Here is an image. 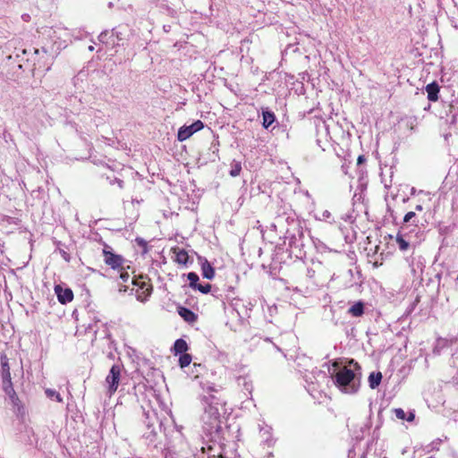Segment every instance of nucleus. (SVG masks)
<instances>
[{
  "label": "nucleus",
  "mask_w": 458,
  "mask_h": 458,
  "mask_svg": "<svg viewBox=\"0 0 458 458\" xmlns=\"http://www.w3.org/2000/svg\"><path fill=\"white\" fill-rule=\"evenodd\" d=\"M335 386L345 394H355L360 386L361 368L351 360L333 376Z\"/></svg>",
  "instance_id": "obj_1"
},
{
  "label": "nucleus",
  "mask_w": 458,
  "mask_h": 458,
  "mask_svg": "<svg viewBox=\"0 0 458 458\" xmlns=\"http://www.w3.org/2000/svg\"><path fill=\"white\" fill-rule=\"evenodd\" d=\"M202 420L208 425V430L218 429L220 427V412L217 407L208 405L204 411Z\"/></svg>",
  "instance_id": "obj_2"
},
{
  "label": "nucleus",
  "mask_w": 458,
  "mask_h": 458,
  "mask_svg": "<svg viewBox=\"0 0 458 458\" xmlns=\"http://www.w3.org/2000/svg\"><path fill=\"white\" fill-rule=\"evenodd\" d=\"M121 377V368L119 365H113L108 375L106 377V394L112 396L117 390Z\"/></svg>",
  "instance_id": "obj_3"
},
{
  "label": "nucleus",
  "mask_w": 458,
  "mask_h": 458,
  "mask_svg": "<svg viewBox=\"0 0 458 458\" xmlns=\"http://www.w3.org/2000/svg\"><path fill=\"white\" fill-rule=\"evenodd\" d=\"M203 123L199 120L194 122L189 126H182L179 129L177 139L179 141H184L189 139L193 133L200 131L203 128Z\"/></svg>",
  "instance_id": "obj_4"
},
{
  "label": "nucleus",
  "mask_w": 458,
  "mask_h": 458,
  "mask_svg": "<svg viewBox=\"0 0 458 458\" xmlns=\"http://www.w3.org/2000/svg\"><path fill=\"white\" fill-rule=\"evenodd\" d=\"M107 248L108 247H106L103 250L106 264L114 269L122 267L124 261L123 258L120 255L114 254L111 250H107Z\"/></svg>",
  "instance_id": "obj_5"
},
{
  "label": "nucleus",
  "mask_w": 458,
  "mask_h": 458,
  "mask_svg": "<svg viewBox=\"0 0 458 458\" xmlns=\"http://www.w3.org/2000/svg\"><path fill=\"white\" fill-rule=\"evenodd\" d=\"M55 291L58 301L63 304L70 302L73 299L72 291L69 288L63 289L60 285H56Z\"/></svg>",
  "instance_id": "obj_6"
},
{
  "label": "nucleus",
  "mask_w": 458,
  "mask_h": 458,
  "mask_svg": "<svg viewBox=\"0 0 458 458\" xmlns=\"http://www.w3.org/2000/svg\"><path fill=\"white\" fill-rule=\"evenodd\" d=\"M428 99L436 102L438 99L439 86L436 82L429 83L426 86Z\"/></svg>",
  "instance_id": "obj_7"
},
{
  "label": "nucleus",
  "mask_w": 458,
  "mask_h": 458,
  "mask_svg": "<svg viewBox=\"0 0 458 458\" xmlns=\"http://www.w3.org/2000/svg\"><path fill=\"white\" fill-rule=\"evenodd\" d=\"M178 314L186 321L189 323H193L197 320L198 317L197 315L191 311V310L183 307L178 308Z\"/></svg>",
  "instance_id": "obj_8"
},
{
  "label": "nucleus",
  "mask_w": 458,
  "mask_h": 458,
  "mask_svg": "<svg viewBox=\"0 0 458 458\" xmlns=\"http://www.w3.org/2000/svg\"><path fill=\"white\" fill-rule=\"evenodd\" d=\"M2 385H3V389H4V393L7 395H9L12 400H13L14 397H16V394L13 387L11 377H7V378H2Z\"/></svg>",
  "instance_id": "obj_9"
},
{
  "label": "nucleus",
  "mask_w": 458,
  "mask_h": 458,
  "mask_svg": "<svg viewBox=\"0 0 458 458\" xmlns=\"http://www.w3.org/2000/svg\"><path fill=\"white\" fill-rule=\"evenodd\" d=\"M201 269L203 277L207 279H212L215 276V270L212 267V266L208 262V260H205L202 263Z\"/></svg>",
  "instance_id": "obj_10"
},
{
  "label": "nucleus",
  "mask_w": 458,
  "mask_h": 458,
  "mask_svg": "<svg viewBox=\"0 0 458 458\" xmlns=\"http://www.w3.org/2000/svg\"><path fill=\"white\" fill-rule=\"evenodd\" d=\"M381 379H382V374L381 372H372L370 373L369 377V387L371 389H375L377 388L380 382H381Z\"/></svg>",
  "instance_id": "obj_11"
},
{
  "label": "nucleus",
  "mask_w": 458,
  "mask_h": 458,
  "mask_svg": "<svg viewBox=\"0 0 458 458\" xmlns=\"http://www.w3.org/2000/svg\"><path fill=\"white\" fill-rule=\"evenodd\" d=\"M394 413L397 419L402 420H406L407 421H412L415 418V415L412 411H410L408 417H406V413L402 408L394 409Z\"/></svg>",
  "instance_id": "obj_12"
},
{
  "label": "nucleus",
  "mask_w": 458,
  "mask_h": 458,
  "mask_svg": "<svg viewBox=\"0 0 458 458\" xmlns=\"http://www.w3.org/2000/svg\"><path fill=\"white\" fill-rule=\"evenodd\" d=\"M348 312L353 317H360L364 312V305L361 301L356 302L352 305Z\"/></svg>",
  "instance_id": "obj_13"
},
{
  "label": "nucleus",
  "mask_w": 458,
  "mask_h": 458,
  "mask_svg": "<svg viewBox=\"0 0 458 458\" xmlns=\"http://www.w3.org/2000/svg\"><path fill=\"white\" fill-rule=\"evenodd\" d=\"M175 354H182L188 350V344L183 339H177L174 344Z\"/></svg>",
  "instance_id": "obj_14"
},
{
  "label": "nucleus",
  "mask_w": 458,
  "mask_h": 458,
  "mask_svg": "<svg viewBox=\"0 0 458 458\" xmlns=\"http://www.w3.org/2000/svg\"><path fill=\"white\" fill-rule=\"evenodd\" d=\"M175 261L179 264L185 265L188 262V253L184 250H174Z\"/></svg>",
  "instance_id": "obj_15"
},
{
  "label": "nucleus",
  "mask_w": 458,
  "mask_h": 458,
  "mask_svg": "<svg viewBox=\"0 0 458 458\" xmlns=\"http://www.w3.org/2000/svg\"><path fill=\"white\" fill-rule=\"evenodd\" d=\"M1 365H2V378H7L11 377L10 366L8 363V359L5 355L1 356Z\"/></svg>",
  "instance_id": "obj_16"
},
{
  "label": "nucleus",
  "mask_w": 458,
  "mask_h": 458,
  "mask_svg": "<svg viewBox=\"0 0 458 458\" xmlns=\"http://www.w3.org/2000/svg\"><path fill=\"white\" fill-rule=\"evenodd\" d=\"M262 117V124L266 129H267L275 121V114L269 111H263Z\"/></svg>",
  "instance_id": "obj_17"
},
{
  "label": "nucleus",
  "mask_w": 458,
  "mask_h": 458,
  "mask_svg": "<svg viewBox=\"0 0 458 458\" xmlns=\"http://www.w3.org/2000/svg\"><path fill=\"white\" fill-rule=\"evenodd\" d=\"M317 218L320 221H326L330 224L334 223V218L332 216V214L328 210H322L317 215Z\"/></svg>",
  "instance_id": "obj_18"
},
{
  "label": "nucleus",
  "mask_w": 458,
  "mask_h": 458,
  "mask_svg": "<svg viewBox=\"0 0 458 458\" xmlns=\"http://www.w3.org/2000/svg\"><path fill=\"white\" fill-rule=\"evenodd\" d=\"M242 171V165L238 161H233L231 164L230 175L233 177H236L240 174Z\"/></svg>",
  "instance_id": "obj_19"
},
{
  "label": "nucleus",
  "mask_w": 458,
  "mask_h": 458,
  "mask_svg": "<svg viewBox=\"0 0 458 458\" xmlns=\"http://www.w3.org/2000/svg\"><path fill=\"white\" fill-rule=\"evenodd\" d=\"M45 393L48 398L55 399L58 403L63 402V399H62L60 394L58 392H56L55 390L47 388V389H46Z\"/></svg>",
  "instance_id": "obj_20"
},
{
  "label": "nucleus",
  "mask_w": 458,
  "mask_h": 458,
  "mask_svg": "<svg viewBox=\"0 0 458 458\" xmlns=\"http://www.w3.org/2000/svg\"><path fill=\"white\" fill-rule=\"evenodd\" d=\"M188 280L190 282V287L192 289H196V286L198 285L199 281V276L194 272H190L187 275Z\"/></svg>",
  "instance_id": "obj_21"
},
{
  "label": "nucleus",
  "mask_w": 458,
  "mask_h": 458,
  "mask_svg": "<svg viewBox=\"0 0 458 458\" xmlns=\"http://www.w3.org/2000/svg\"><path fill=\"white\" fill-rule=\"evenodd\" d=\"M191 362V356L187 353H182L179 358V363L182 368L187 367Z\"/></svg>",
  "instance_id": "obj_22"
},
{
  "label": "nucleus",
  "mask_w": 458,
  "mask_h": 458,
  "mask_svg": "<svg viewBox=\"0 0 458 458\" xmlns=\"http://www.w3.org/2000/svg\"><path fill=\"white\" fill-rule=\"evenodd\" d=\"M396 242L398 243L399 249L401 250H406L409 248V242L403 239L401 234H398L396 237Z\"/></svg>",
  "instance_id": "obj_23"
},
{
  "label": "nucleus",
  "mask_w": 458,
  "mask_h": 458,
  "mask_svg": "<svg viewBox=\"0 0 458 458\" xmlns=\"http://www.w3.org/2000/svg\"><path fill=\"white\" fill-rule=\"evenodd\" d=\"M112 37H113V33L110 34L107 30H105V31L101 32L100 35L98 36V40L103 44L108 45L109 38Z\"/></svg>",
  "instance_id": "obj_24"
},
{
  "label": "nucleus",
  "mask_w": 458,
  "mask_h": 458,
  "mask_svg": "<svg viewBox=\"0 0 458 458\" xmlns=\"http://www.w3.org/2000/svg\"><path fill=\"white\" fill-rule=\"evenodd\" d=\"M415 217H416L415 212H413V211L408 212L404 216L403 222L404 223H411V224L415 225V222H416Z\"/></svg>",
  "instance_id": "obj_25"
},
{
  "label": "nucleus",
  "mask_w": 458,
  "mask_h": 458,
  "mask_svg": "<svg viewBox=\"0 0 458 458\" xmlns=\"http://www.w3.org/2000/svg\"><path fill=\"white\" fill-rule=\"evenodd\" d=\"M196 289L199 290L202 293H208L211 290V284H198V285L196 286Z\"/></svg>",
  "instance_id": "obj_26"
},
{
  "label": "nucleus",
  "mask_w": 458,
  "mask_h": 458,
  "mask_svg": "<svg viewBox=\"0 0 458 458\" xmlns=\"http://www.w3.org/2000/svg\"><path fill=\"white\" fill-rule=\"evenodd\" d=\"M270 428L268 427H261L259 426V430L260 432H263V436H266V440L268 439L269 436H270Z\"/></svg>",
  "instance_id": "obj_27"
},
{
  "label": "nucleus",
  "mask_w": 458,
  "mask_h": 458,
  "mask_svg": "<svg viewBox=\"0 0 458 458\" xmlns=\"http://www.w3.org/2000/svg\"><path fill=\"white\" fill-rule=\"evenodd\" d=\"M445 339H438L437 340V346L435 347L434 349V352L437 353V354H439V348L441 345H443L445 344Z\"/></svg>",
  "instance_id": "obj_28"
},
{
  "label": "nucleus",
  "mask_w": 458,
  "mask_h": 458,
  "mask_svg": "<svg viewBox=\"0 0 458 458\" xmlns=\"http://www.w3.org/2000/svg\"><path fill=\"white\" fill-rule=\"evenodd\" d=\"M120 277L123 281L125 282L129 279L130 276L127 272H123V273H121Z\"/></svg>",
  "instance_id": "obj_29"
},
{
  "label": "nucleus",
  "mask_w": 458,
  "mask_h": 458,
  "mask_svg": "<svg viewBox=\"0 0 458 458\" xmlns=\"http://www.w3.org/2000/svg\"><path fill=\"white\" fill-rule=\"evenodd\" d=\"M114 181L117 182L119 188H121V189L123 188V182L122 180L115 179Z\"/></svg>",
  "instance_id": "obj_30"
},
{
  "label": "nucleus",
  "mask_w": 458,
  "mask_h": 458,
  "mask_svg": "<svg viewBox=\"0 0 458 458\" xmlns=\"http://www.w3.org/2000/svg\"><path fill=\"white\" fill-rule=\"evenodd\" d=\"M415 209H416L417 211H422V210H423V207H422L421 205H417V206L415 207Z\"/></svg>",
  "instance_id": "obj_31"
},
{
  "label": "nucleus",
  "mask_w": 458,
  "mask_h": 458,
  "mask_svg": "<svg viewBox=\"0 0 458 458\" xmlns=\"http://www.w3.org/2000/svg\"><path fill=\"white\" fill-rule=\"evenodd\" d=\"M52 29H44L43 34L47 33L50 36Z\"/></svg>",
  "instance_id": "obj_32"
},
{
  "label": "nucleus",
  "mask_w": 458,
  "mask_h": 458,
  "mask_svg": "<svg viewBox=\"0 0 458 458\" xmlns=\"http://www.w3.org/2000/svg\"><path fill=\"white\" fill-rule=\"evenodd\" d=\"M63 257L66 261H69V256L66 254V252H64Z\"/></svg>",
  "instance_id": "obj_33"
},
{
  "label": "nucleus",
  "mask_w": 458,
  "mask_h": 458,
  "mask_svg": "<svg viewBox=\"0 0 458 458\" xmlns=\"http://www.w3.org/2000/svg\"><path fill=\"white\" fill-rule=\"evenodd\" d=\"M146 292H147V296L150 295L151 290L148 287L146 289Z\"/></svg>",
  "instance_id": "obj_34"
},
{
  "label": "nucleus",
  "mask_w": 458,
  "mask_h": 458,
  "mask_svg": "<svg viewBox=\"0 0 458 458\" xmlns=\"http://www.w3.org/2000/svg\"><path fill=\"white\" fill-rule=\"evenodd\" d=\"M89 51H93V50H94V47L89 46Z\"/></svg>",
  "instance_id": "obj_35"
},
{
  "label": "nucleus",
  "mask_w": 458,
  "mask_h": 458,
  "mask_svg": "<svg viewBox=\"0 0 458 458\" xmlns=\"http://www.w3.org/2000/svg\"><path fill=\"white\" fill-rule=\"evenodd\" d=\"M358 161L359 163L362 162V157H359Z\"/></svg>",
  "instance_id": "obj_36"
},
{
  "label": "nucleus",
  "mask_w": 458,
  "mask_h": 458,
  "mask_svg": "<svg viewBox=\"0 0 458 458\" xmlns=\"http://www.w3.org/2000/svg\"><path fill=\"white\" fill-rule=\"evenodd\" d=\"M35 53H36V54H39V50H38V49H36V50H35Z\"/></svg>",
  "instance_id": "obj_37"
},
{
  "label": "nucleus",
  "mask_w": 458,
  "mask_h": 458,
  "mask_svg": "<svg viewBox=\"0 0 458 458\" xmlns=\"http://www.w3.org/2000/svg\"><path fill=\"white\" fill-rule=\"evenodd\" d=\"M42 51H43L44 53H47V50H46L44 47L42 48Z\"/></svg>",
  "instance_id": "obj_38"
}]
</instances>
